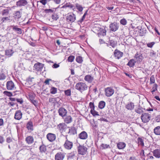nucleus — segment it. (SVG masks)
<instances>
[{
  "instance_id": "nucleus-54",
  "label": "nucleus",
  "mask_w": 160,
  "mask_h": 160,
  "mask_svg": "<svg viewBox=\"0 0 160 160\" xmlns=\"http://www.w3.org/2000/svg\"><path fill=\"white\" fill-rule=\"evenodd\" d=\"M155 79L154 75L152 76L150 78V83L152 84L155 82Z\"/></svg>"
},
{
  "instance_id": "nucleus-40",
  "label": "nucleus",
  "mask_w": 160,
  "mask_h": 160,
  "mask_svg": "<svg viewBox=\"0 0 160 160\" xmlns=\"http://www.w3.org/2000/svg\"><path fill=\"white\" fill-rule=\"evenodd\" d=\"M76 60L78 63H81L83 61L82 57L80 56H77L76 59Z\"/></svg>"
},
{
  "instance_id": "nucleus-25",
  "label": "nucleus",
  "mask_w": 160,
  "mask_h": 160,
  "mask_svg": "<svg viewBox=\"0 0 160 160\" xmlns=\"http://www.w3.org/2000/svg\"><path fill=\"white\" fill-rule=\"evenodd\" d=\"M93 79V78L90 75H87L84 77V80L89 83L92 82Z\"/></svg>"
},
{
  "instance_id": "nucleus-39",
  "label": "nucleus",
  "mask_w": 160,
  "mask_h": 160,
  "mask_svg": "<svg viewBox=\"0 0 160 160\" xmlns=\"http://www.w3.org/2000/svg\"><path fill=\"white\" fill-rule=\"evenodd\" d=\"M57 91V88L54 87H52L50 89V92L52 94H55Z\"/></svg>"
},
{
  "instance_id": "nucleus-51",
  "label": "nucleus",
  "mask_w": 160,
  "mask_h": 160,
  "mask_svg": "<svg viewBox=\"0 0 160 160\" xmlns=\"http://www.w3.org/2000/svg\"><path fill=\"white\" fill-rule=\"evenodd\" d=\"M120 23L121 24L125 25L126 24L127 21L125 19L123 18L120 20Z\"/></svg>"
},
{
  "instance_id": "nucleus-21",
  "label": "nucleus",
  "mask_w": 160,
  "mask_h": 160,
  "mask_svg": "<svg viewBox=\"0 0 160 160\" xmlns=\"http://www.w3.org/2000/svg\"><path fill=\"white\" fill-rule=\"evenodd\" d=\"M25 141L28 144H30L34 142V138L32 136H28L25 138Z\"/></svg>"
},
{
  "instance_id": "nucleus-14",
  "label": "nucleus",
  "mask_w": 160,
  "mask_h": 160,
  "mask_svg": "<svg viewBox=\"0 0 160 160\" xmlns=\"http://www.w3.org/2000/svg\"><path fill=\"white\" fill-rule=\"evenodd\" d=\"M28 4L26 0H19L16 2V5L17 7H21L24 6Z\"/></svg>"
},
{
  "instance_id": "nucleus-3",
  "label": "nucleus",
  "mask_w": 160,
  "mask_h": 160,
  "mask_svg": "<svg viewBox=\"0 0 160 160\" xmlns=\"http://www.w3.org/2000/svg\"><path fill=\"white\" fill-rule=\"evenodd\" d=\"M142 121L143 123H146L149 121L151 119V115L148 113H144L141 116Z\"/></svg>"
},
{
  "instance_id": "nucleus-58",
  "label": "nucleus",
  "mask_w": 160,
  "mask_h": 160,
  "mask_svg": "<svg viewBox=\"0 0 160 160\" xmlns=\"http://www.w3.org/2000/svg\"><path fill=\"white\" fill-rule=\"evenodd\" d=\"M6 76L3 73H0V80H3L5 79Z\"/></svg>"
},
{
  "instance_id": "nucleus-24",
  "label": "nucleus",
  "mask_w": 160,
  "mask_h": 160,
  "mask_svg": "<svg viewBox=\"0 0 160 160\" xmlns=\"http://www.w3.org/2000/svg\"><path fill=\"white\" fill-rule=\"evenodd\" d=\"M68 133L70 135L76 134L77 129L74 127H71L69 129V131Z\"/></svg>"
},
{
  "instance_id": "nucleus-42",
  "label": "nucleus",
  "mask_w": 160,
  "mask_h": 160,
  "mask_svg": "<svg viewBox=\"0 0 160 160\" xmlns=\"http://www.w3.org/2000/svg\"><path fill=\"white\" fill-rule=\"evenodd\" d=\"M9 11L8 9H4L2 12V16H7L9 14Z\"/></svg>"
},
{
  "instance_id": "nucleus-17",
  "label": "nucleus",
  "mask_w": 160,
  "mask_h": 160,
  "mask_svg": "<svg viewBox=\"0 0 160 160\" xmlns=\"http://www.w3.org/2000/svg\"><path fill=\"white\" fill-rule=\"evenodd\" d=\"M153 154V155L156 158H160V149H157L153 151H151Z\"/></svg>"
},
{
  "instance_id": "nucleus-19",
  "label": "nucleus",
  "mask_w": 160,
  "mask_h": 160,
  "mask_svg": "<svg viewBox=\"0 0 160 160\" xmlns=\"http://www.w3.org/2000/svg\"><path fill=\"white\" fill-rule=\"evenodd\" d=\"M88 136L87 133L84 131L81 132L78 135V137L81 139H86Z\"/></svg>"
},
{
  "instance_id": "nucleus-62",
  "label": "nucleus",
  "mask_w": 160,
  "mask_h": 160,
  "mask_svg": "<svg viewBox=\"0 0 160 160\" xmlns=\"http://www.w3.org/2000/svg\"><path fill=\"white\" fill-rule=\"evenodd\" d=\"M47 0H41L39 2L43 5H45L47 3Z\"/></svg>"
},
{
  "instance_id": "nucleus-23",
  "label": "nucleus",
  "mask_w": 160,
  "mask_h": 160,
  "mask_svg": "<svg viewBox=\"0 0 160 160\" xmlns=\"http://www.w3.org/2000/svg\"><path fill=\"white\" fill-rule=\"evenodd\" d=\"M26 128L29 131H32L33 130V125L32 121H29L27 123L26 125Z\"/></svg>"
},
{
  "instance_id": "nucleus-64",
  "label": "nucleus",
  "mask_w": 160,
  "mask_h": 160,
  "mask_svg": "<svg viewBox=\"0 0 160 160\" xmlns=\"http://www.w3.org/2000/svg\"><path fill=\"white\" fill-rule=\"evenodd\" d=\"M59 65L58 64H57L56 63H54L52 66V67L53 68H58V67H59Z\"/></svg>"
},
{
  "instance_id": "nucleus-56",
  "label": "nucleus",
  "mask_w": 160,
  "mask_h": 160,
  "mask_svg": "<svg viewBox=\"0 0 160 160\" xmlns=\"http://www.w3.org/2000/svg\"><path fill=\"white\" fill-rule=\"evenodd\" d=\"M155 42H154L148 43L147 44V46L148 47L151 48L153 45L155 44Z\"/></svg>"
},
{
  "instance_id": "nucleus-33",
  "label": "nucleus",
  "mask_w": 160,
  "mask_h": 160,
  "mask_svg": "<svg viewBox=\"0 0 160 160\" xmlns=\"http://www.w3.org/2000/svg\"><path fill=\"white\" fill-rule=\"evenodd\" d=\"M106 105L105 102L103 101H100L98 103V108L100 109H102L103 108L105 107Z\"/></svg>"
},
{
  "instance_id": "nucleus-20",
  "label": "nucleus",
  "mask_w": 160,
  "mask_h": 160,
  "mask_svg": "<svg viewBox=\"0 0 160 160\" xmlns=\"http://www.w3.org/2000/svg\"><path fill=\"white\" fill-rule=\"evenodd\" d=\"M22 113L20 110L17 111L15 114L14 118L17 120H19L22 117Z\"/></svg>"
},
{
  "instance_id": "nucleus-59",
  "label": "nucleus",
  "mask_w": 160,
  "mask_h": 160,
  "mask_svg": "<svg viewBox=\"0 0 160 160\" xmlns=\"http://www.w3.org/2000/svg\"><path fill=\"white\" fill-rule=\"evenodd\" d=\"M64 6H65V7H69L70 8H72L73 7V6L72 5L68 3L65 4Z\"/></svg>"
},
{
  "instance_id": "nucleus-18",
  "label": "nucleus",
  "mask_w": 160,
  "mask_h": 160,
  "mask_svg": "<svg viewBox=\"0 0 160 160\" xmlns=\"http://www.w3.org/2000/svg\"><path fill=\"white\" fill-rule=\"evenodd\" d=\"M134 103L130 102L125 105V108L128 110L131 111L134 109Z\"/></svg>"
},
{
  "instance_id": "nucleus-45",
  "label": "nucleus",
  "mask_w": 160,
  "mask_h": 160,
  "mask_svg": "<svg viewBox=\"0 0 160 160\" xmlns=\"http://www.w3.org/2000/svg\"><path fill=\"white\" fill-rule=\"evenodd\" d=\"M76 7L77 9L80 12H82L83 9V8L82 7L81 5L79 4H76Z\"/></svg>"
},
{
  "instance_id": "nucleus-46",
  "label": "nucleus",
  "mask_w": 160,
  "mask_h": 160,
  "mask_svg": "<svg viewBox=\"0 0 160 160\" xmlns=\"http://www.w3.org/2000/svg\"><path fill=\"white\" fill-rule=\"evenodd\" d=\"M91 113L93 115V116L95 117L96 116H99L98 112L97 111L95 110H91L90 111Z\"/></svg>"
},
{
  "instance_id": "nucleus-34",
  "label": "nucleus",
  "mask_w": 160,
  "mask_h": 160,
  "mask_svg": "<svg viewBox=\"0 0 160 160\" xmlns=\"http://www.w3.org/2000/svg\"><path fill=\"white\" fill-rule=\"evenodd\" d=\"M36 95L33 93H30L28 95V99L31 102L35 98Z\"/></svg>"
},
{
  "instance_id": "nucleus-28",
  "label": "nucleus",
  "mask_w": 160,
  "mask_h": 160,
  "mask_svg": "<svg viewBox=\"0 0 160 160\" xmlns=\"http://www.w3.org/2000/svg\"><path fill=\"white\" fill-rule=\"evenodd\" d=\"M126 145L125 143L124 142H119L117 143V146L119 149H123L125 148Z\"/></svg>"
},
{
  "instance_id": "nucleus-29",
  "label": "nucleus",
  "mask_w": 160,
  "mask_h": 160,
  "mask_svg": "<svg viewBox=\"0 0 160 160\" xmlns=\"http://www.w3.org/2000/svg\"><path fill=\"white\" fill-rule=\"evenodd\" d=\"M106 30L105 29L101 28L99 30V32L98 33V37L101 36H104L106 35Z\"/></svg>"
},
{
  "instance_id": "nucleus-61",
  "label": "nucleus",
  "mask_w": 160,
  "mask_h": 160,
  "mask_svg": "<svg viewBox=\"0 0 160 160\" xmlns=\"http://www.w3.org/2000/svg\"><path fill=\"white\" fill-rule=\"evenodd\" d=\"M6 142L8 143H9L12 141V139L10 137H8L6 140Z\"/></svg>"
},
{
  "instance_id": "nucleus-36",
  "label": "nucleus",
  "mask_w": 160,
  "mask_h": 160,
  "mask_svg": "<svg viewBox=\"0 0 160 160\" xmlns=\"http://www.w3.org/2000/svg\"><path fill=\"white\" fill-rule=\"evenodd\" d=\"M138 143L139 145H141L142 146H144V143L143 142V139L142 138L138 137L137 139Z\"/></svg>"
},
{
  "instance_id": "nucleus-44",
  "label": "nucleus",
  "mask_w": 160,
  "mask_h": 160,
  "mask_svg": "<svg viewBox=\"0 0 160 160\" xmlns=\"http://www.w3.org/2000/svg\"><path fill=\"white\" fill-rule=\"evenodd\" d=\"M64 93L67 96H70L71 95V90L70 89H68L64 91Z\"/></svg>"
},
{
  "instance_id": "nucleus-13",
  "label": "nucleus",
  "mask_w": 160,
  "mask_h": 160,
  "mask_svg": "<svg viewBox=\"0 0 160 160\" xmlns=\"http://www.w3.org/2000/svg\"><path fill=\"white\" fill-rule=\"evenodd\" d=\"M73 146V143L72 142L67 141L65 142L64 146L65 148L68 150L71 149Z\"/></svg>"
},
{
  "instance_id": "nucleus-8",
  "label": "nucleus",
  "mask_w": 160,
  "mask_h": 160,
  "mask_svg": "<svg viewBox=\"0 0 160 160\" xmlns=\"http://www.w3.org/2000/svg\"><path fill=\"white\" fill-rule=\"evenodd\" d=\"M105 95L108 97L111 96L114 92V90L110 87H108L105 89Z\"/></svg>"
},
{
  "instance_id": "nucleus-31",
  "label": "nucleus",
  "mask_w": 160,
  "mask_h": 160,
  "mask_svg": "<svg viewBox=\"0 0 160 160\" xmlns=\"http://www.w3.org/2000/svg\"><path fill=\"white\" fill-rule=\"evenodd\" d=\"M109 45L112 48L115 47L117 45V42L116 41L113 39H109Z\"/></svg>"
},
{
  "instance_id": "nucleus-5",
  "label": "nucleus",
  "mask_w": 160,
  "mask_h": 160,
  "mask_svg": "<svg viewBox=\"0 0 160 160\" xmlns=\"http://www.w3.org/2000/svg\"><path fill=\"white\" fill-rule=\"evenodd\" d=\"M65 157V153L61 152L57 153L55 156V160H63Z\"/></svg>"
},
{
  "instance_id": "nucleus-27",
  "label": "nucleus",
  "mask_w": 160,
  "mask_h": 160,
  "mask_svg": "<svg viewBox=\"0 0 160 160\" xmlns=\"http://www.w3.org/2000/svg\"><path fill=\"white\" fill-rule=\"evenodd\" d=\"M22 14V12L20 11H16L13 17L15 19H19L21 17Z\"/></svg>"
},
{
  "instance_id": "nucleus-4",
  "label": "nucleus",
  "mask_w": 160,
  "mask_h": 160,
  "mask_svg": "<svg viewBox=\"0 0 160 160\" xmlns=\"http://www.w3.org/2000/svg\"><path fill=\"white\" fill-rule=\"evenodd\" d=\"M119 26V23H117L115 22L111 23L109 26L110 30L112 32H115L118 29Z\"/></svg>"
},
{
  "instance_id": "nucleus-16",
  "label": "nucleus",
  "mask_w": 160,
  "mask_h": 160,
  "mask_svg": "<svg viewBox=\"0 0 160 160\" xmlns=\"http://www.w3.org/2000/svg\"><path fill=\"white\" fill-rule=\"evenodd\" d=\"M123 55L122 52L116 49L114 52V55L115 58L118 59H119L122 57Z\"/></svg>"
},
{
  "instance_id": "nucleus-22",
  "label": "nucleus",
  "mask_w": 160,
  "mask_h": 160,
  "mask_svg": "<svg viewBox=\"0 0 160 160\" xmlns=\"http://www.w3.org/2000/svg\"><path fill=\"white\" fill-rule=\"evenodd\" d=\"M42 144L40 146L39 150L40 152L41 153H45L47 151L46 146L42 142Z\"/></svg>"
},
{
  "instance_id": "nucleus-11",
  "label": "nucleus",
  "mask_w": 160,
  "mask_h": 160,
  "mask_svg": "<svg viewBox=\"0 0 160 160\" xmlns=\"http://www.w3.org/2000/svg\"><path fill=\"white\" fill-rule=\"evenodd\" d=\"M43 66V64L40 62H38L34 64V67L36 71H41L42 70Z\"/></svg>"
},
{
  "instance_id": "nucleus-63",
  "label": "nucleus",
  "mask_w": 160,
  "mask_h": 160,
  "mask_svg": "<svg viewBox=\"0 0 160 160\" xmlns=\"http://www.w3.org/2000/svg\"><path fill=\"white\" fill-rule=\"evenodd\" d=\"M16 100L17 102L20 104H22L23 102V100L22 98L18 99L17 98L16 99Z\"/></svg>"
},
{
  "instance_id": "nucleus-35",
  "label": "nucleus",
  "mask_w": 160,
  "mask_h": 160,
  "mask_svg": "<svg viewBox=\"0 0 160 160\" xmlns=\"http://www.w3.org/2000/svg\"><path fill=\"white\" fill-rule=\"evenodd\" d=\"M65 125L63 123H60L57 126L58 129L60 131H63L65 129Z\"/></svg>"
},
{
  "instance_id": "nucleus-9",
  "label": "nucleus",
  "mask_w": 160,
  "mask_h": 160,
  "mask_svg": "<svg viewBox=\"0 0 160 160\" xmlns=\"http://www.w3.org/2000/svg\"><path fill=\"white\" fill-rule=\"evenodd\" d=\"M135 61L137 63L141 62L143 58L142 55L140 53H136L134 57Z\"/></svg>"
},
{
  "instance_id": "nucleus-30",
  "label": "nucleus",
  "mask_w": 160,
  "mask_h": 160,
  "mask_svg": "<svg viewBox=\"0 0 160 160\" xmlns=\"http://www.w3.org/2000/svg\"><path fill=\"white\" fill-rule=\"evenodd\" d=\"M64 121L67 124H69L72 121V118L70 116H67L64 119Z\"/></svg>"
},
{
  "instance_id": "nucleus-49",
  "label": "nucleus",
  "mask_w": 160,
  "mask_h": 160,
  "mask_svg": "<svg viewBox=\"0 0 160 160\" xmlns=\"http://www.w3.org/2000/svg\"><path fill=\"white\" fill-rule=\"evenodd\" d=\"M3 93L6 95V96H8V97H11L12 96V93L10 92H8L7 91H5L3 92Z\"/></svg>"
},
{
  "instance_id": "nucleus-10",
  "label": "nucleus",
  "mask_w": 160,
  "mask_h": 160,
  "mask_svg": "<svg viewBox=\"0 0 160 160\" xmlns=\"http://www.w3.org/2000/svg\"><path fill=\"white\" fill-rule=\"evenodd\" d=\"M11 27L12 28L13 31L15 32L17 34H22L23 31L21 28L17 27V26H11Z\"/></svg>"
},
{
  "instance_id": "nucleus-2",
  "label": "nucleus",
  "mask_w": 160,
  "mask_h": 160,
  "mask_svg": "<svg viewBox=\"0 0 160 160\" xmlns=\"http://www.w3.org/2000/svg\"><path fill=\"white\" fill-rule=\"evenodd\" d=\"M88 148L84 145H79L78 147V154L82 155H84L87 152Z\"/></svg>"
},
{
  "instance_id": "nucleus-52",
  "label": "nucleus",
  "mask_w": 160,
  "mask_h": 160,
  "mask_svg": "<svg viewBox=\"0 0 160 160\" xmlns=\"http://www.w3.org/2000/svg\"><path fill=\"white\" fill-rule=\"evenodd\" d=\"M74 56L71 55L68 58V60L69 62H72L73 61L74 59Z\"/></svg>"
},
{
  "instance_id": "nucleus-60",
  "label": "nucleus",
  "mask_w": 160,
  "mask_h": 160,
  "mask_svg": "<svg viewBox=\"0 0 160 160\" xmlns=\"http://www.w3.org/2000/svg\"><path fill=\"white\" fill-rule=\"evenodd\" d=\"M158 85L157 84H155L152 88V90H155V91H156L157 90Z\"/></svg>"
},
{
  "instance_id": "nucleus-7",
  "label": "nucleus",
  "mask_w": 160,
  "mask_h": 160,
  "mask_svg": "<svg viewBox=\"0 0 160 160\" xmlns=\"http://www.w3.org/2000/svg\"><path fill=\"white\" fill-rule=\"evenodd\" d=\"M76 18L75 15L73 13L68 15L66 17V21L69 23L73 22L76 20Z\"/></svg>"
},
{
  "instance_id": "nucleus-50",
  "label": "nucleus",
  "mask_w": 160,
  "mask_h": 160,
  "mask_svg": "<svg viewBox=\"0 0 160 160\" xmlns=\"http://www.w3.org/2000/svg\"><path fill=\"white\" fill-rule=\"evenodd\" d=\"M31 102L33 104L34 106L37 108L38 106V102L37 101L35 100H33L31 101Z\"/></svg>"
},
{
  "instance_id": "nucleus-1",
  "label": "nucleus",
  "mask_w": 160,
  "mask_h": 160,
  "mask_svg": "<svg viewBox=\"0 0 160 160\" xmlns=\"http://www.w3.org/2000/svg\"><path fill=\"white\" fill-rule=\"evenodd\" d=\"M75 88L82 92L83 91L87 89L88 86L84 83L78 82L77 83L75 86Z\"/></svg>"
},
{
  "instance_id": "nucleus-37",
  "label": "nucleus",
  "mask_w": 160,
  "mask_h": 160,
  "mask_svg": "<svg viewBox=\"0 0 160 160\" xmlns=\"http://www.w3.org/2000/svg\"><path fill=\"white\" fill-rule=\"evenodd\" d=\"M146 30L144 28H141L140 29L139 32L140 33V35L141 36H142L146 33Z\"/></svg>"
},
{
  "instance_id": "nucleus-32",
  "label": "nucleus",
  "mask_w": 160,
  "mask_h": 160,
  "mask_svg": "<svg viewBox=\"0 0 160 160\" xmlns=\"http://www.w3.org/2000/svg\"><path fill=\"white\" fill-rule=\"evenodd\" d=\"M154 133L156 135H160V126H158L154 128Z\"/></svg>"
},
{
  "instance_id": "nucleus-53",
  "label": "nucleus",
  "mask_w": 160,
  "mask_h": 160,
  "mask_svg": "<svg viewBox=\"0 0 160 160\" xmlns=\"http://www.w3.org/2000/svg\"><path fill=\"white\" fill-rule=\"evenodd\" d=\"M90 108L91 109V110H94L95 109V106L93 102H90L89 103Z\"/></svg>"
},
{
  "instance_id": "nucleus-41",
  "label": "nucleus",
  "mask_w": 160,
  "mask_h": 160,
  "mask_svg": "<svg viewBox=\"0 0 160 160\" xmlns=\"http://www.w3.org/2000/svg\"><path fill=\"white\" fill-rule=\"evenodd\" d=\"M13 53L12 50V49L7 50L6 51V55L8 56H11Z\"/></svg>"
},
{
  "instance_id": "nucleus-15",
  "label": "nucleus",
  "mask_w": 160,
  "mask_h": 160,
  "mask_svg": "<svg viewBox=\"0 0 160 160\" xmlns=\"http://www.w3.org/2000/svg\"><path fill=\"white\" fill-rule=\"evenodd\" d=\"M6 86L8 90H12L14 87V84L12 81H9L7 82Z\"/></svg>"
},
{
  "instance_id": "nucleus-26",
  "label": "nucleus",
  "mask_w": 160,
  "mask_h": 160,
  "mask_svg": "<svg viewBox=\"0 0 160 160\" xmlns=\"http://www.w3.org/2000/svg\"><path fill=\"white\" fill-rule=\"evenodd\" d=\"M136 62L135 59H132L130 60L127 64V65L129 66L130 67H133L135 64V63Z\"/></svg>"
},
{
  "instance_id": "nucleus-38",
  "label": "nucleus",
  "mask_w": 160,
  "mask_h": 160,
  "mask_svg": "<svg viewBox=\"0 0 160 160\" xmlns=\"http://www.w3.org/2000/svg\"><path fill=\"white\" fill-rule=\"evenodd\" d=\"M143 109H145V108H143L141 107H139L138 109H135V111L138 113L141 114L144 112L142 110Z\"/></svg>"
},
{
  "instance_id": "nucleus-57",
  "label": "nucleus",
  "mask_w": 160,
  "mask_h": 160,
  "mask_svg": "<svg viewBox=\"0 0 160 160\" xmlns=\"http://www.w3.org/2000/svg\"><path fill=\"white\" fill-rule=\"evenodd\" d=\"M44 12L46 13H52L53 12V10L52 9H45L44 10Z\"/></svg>"
},
{
  "instance_id": "nucleus-55",
  "label": "nucleus",
  "mask_w": 160,
  "mask_h": 160,
  "mask_svg": "<svg viewBox=\"0 0 160 160\" xmlns=\"http://www.w3.org/2000/svg\"><path fill=\"white\" fill-rule=\"evenodd\" d=\"M75 155V153L74 152H72L70 153H69L68 154V158H72Z\"/></svg>"
},
{
  "instance_id": "nucleus-6",
  "label": "nucleus",
  "mask_w": 160,
  "mask_h": 160,
  "mask_svg": "<svg viewBox=\"0 0 160 160\" xmlns=\"http://www.w3.org/2000/svg\"><path fill=\"white\" fill-rule=\"evenodd\" d=\"M58 113L59 116L63 118L66 116L67 111L63 107H61L58 109Z\"/></svg>"
},
{
  "instance_id": "nucleus-12",
  "label": "nucleus",
  "mask_w": 160,
  "mask_h": 160,
  "mask_svg": "<svg viewBox=\"0 0 160 160\" xmlns=\"http://www.w3.org/2000/svg\"><path fill=\"white\" fill-rule=\"evenodd\" d=\"M47 138L50 142H52L55 140L56 138V136L54 134L48 133L47 135Z\"/></svg>"
},
{
  "instance_id": "nucleus-47",
  "label": "nucleus",
  "mask_w": 160,
  "mask_h": 160,
  "mask_svg": "<svg viewBox=\"0 0 160 160\" xmlns=\"http://www.w3.org/2000/svg\"><path fill=\"white\" fill-rule=\"evenodd\" d=\"M109 147V145L102 143L100 146V148L102 149H105L108 148Z\"/></svg>"
},
{
  "instance_id": "nucleus-48",
  "label": "nucleus",
  "mask_w": 160,
  "mask_h": 160,
  "mask_svg": "<svg viewBox=\"0 0 160 160\" xmlns=\"http://www.w3.org/2000/svg\"><path fill=\"white\" fill-rule=\"evenodd\" d=\"M52 19L55 20H57L58 18L59 17L56 13H53L52 15Z\"/></svg>"
},
{
  "instance_id": "nucleus-43",
  "label": "nucleus",
  "mask_w": 160,
  "mask_h": 160,
  "mask_svg": "<svg viewBox=\"0 0 160 160\" xmlns=\"http://www.w3.org/2000/svg\"><path fill=\"white\" fill-rule=\"evenodd\" d=\"M10 16L9 17H3L1 18V21H2V22H5L7 21L10 20Z\"/></svg>"
}]
</instances>
